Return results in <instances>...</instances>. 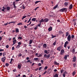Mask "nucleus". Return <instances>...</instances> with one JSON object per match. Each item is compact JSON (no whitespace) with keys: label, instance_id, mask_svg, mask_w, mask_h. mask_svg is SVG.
Segmentation results:
<instances>
[{"label":"nucleus","instance_id":"1","mask_svg":"<svg viewBox=\"0 0 77 77\" xmlns=\"http://www.w3.org/2000/svg\"><path fill=\"white\" fill-rule=\"evenodd\" d=\"M67 9H68L67 8H64L59 10V11L60 12H65V11H67Z\"/></svg>","mask_w":77,"mask_h":77},{"label":"nucleus","instance_id":"2","mask_svg":"<svg viewBox=\"0 0 77 77\" xmlns=\"http://www.w3.org/2000/svg\"><path fill=\"white\" fill-rule=\"evenodd\" d=\"M62 48V45H60V46L58 47L57 48V51H60L61 50V49Z\"/></svg>","mask_w":77,"mask_h":77},{"label":"nucleus","instance_id":"3","mask_svg":"<svg viewBox=\"0 0 77 77\" xmlns=\"http://www.w3.org/2000/svg\"><path fill=\"white\" fill-rule=\"evenodd\" d=\"M44 57H45V58H46L47 59H49V58L50 57V54H49L48 55H47V54H45L44 55Z\"/></svg>","mask_w":77,"mask_h":77},{"label":"nucleus","instance_id":"4","mask_svg":"<svg viewBox=\"0 0 77 77\" xmlns=\"http://www.w3.org/2000/svg\"><path fill=\"white\" fill-rule=\"evenodd\" d=\"M67 41L69 42L71 41V37L70 35H69L67 38Z\"/></svg>","mask_w":77,"mask_h":77},{"label":"nucleus","instance_id":"5","mask_svg":"<svg viewBox=\"0 0 77 77\" xmlns=\"http://www.w3.org/2000/svg\"><path fill=\"white\" fill-rule=\"evenodd\" d=\"M44 23H47L49 21V19L47 18H45L43 19Z\"/></svg>","mask_w":77,"mask_h":77},{"label":"nucleus","instance_id":"6","mask_svg":"<svg viewBox=\"0 0 77 77\" xmlns=\"http://www.w3.org/2000/svg\"><path fill=\"white\" fill-rule=\"evenodd\" d=\"M6 60V57H3L1 59V60L3 62H5V60Z\"/></svg>","mask_w":77,"mask_h":77},{"label":"nucleus","instance_id":"7","mask_svg":"<svg viewBox=\"0 0 77 77\" xmlns=\"http://www.w3.org/2000/svg\"><path fill=\"white\" fill-rule=\"evenodd\" d=\"M64 53H65V51H64L63 49H61L60 52L61 55H63Z\"/></svg>","mask_w":77,"mask_h":77},{"label":"nucleus","instance_id":"8","mask_svg":"<svg viewBox=\"0 0 77 77\" xmlns=\"http://www.w3.org/2000/svg\"><path fill=\"white\" fill-rule=\"evenodd\" d=\"M21 66H22V64H20L18 65L17 68H19V69H20L21 68Z\"/></svg>","mask_w":77,"mask_h":77},{"label":"nucleus","instance_id":"9","mask_svg":"<svg viewBox=\"0 0 77 77\" xmlns=\"http://www.w3.org/2000/svg\"><path fill=\"white\" fill-rule=\"evenodd\" d=\"M69 2H66L64 3V5L65 6H68Z\"/></svg>","mask_w":77,"mask_h":77},{"label":"nucleus","instance_id":"10","mask_svg":"<svg viewBox=\"0 0 77 77\" xmlns=\"http://www.w3.org/2000/svg\"><path fill=\"white\" fill-rule=\"evenodd\" d=\"M53 29V28L51 26L48 29V30L49 32H50Z\"/></svg>","mask_w":77,"mask_h":77},{"label":"nucleus","instance_id":"11","mask_svg":"<svg viewBox=\"0 0 77 77\" xmlns=\"http://www.w3.org/2000/svg\"><path fill=\"white\" fill-rule=\"evenodd\" d=\"M69 9H72V7H73V6L72 5V4H71L69 6Z\"/></svg>","mask_w":77,"mask_h":77},{"label":"nucleus","instance_id":"12","mask_svg":"<svg viewBox=\"0 0 77 77\" xmlns=\"http://www.w3.org/2000/svg\"><path fill=\"white\" fill-rule=\"evenodd\" d=\"M2 8L3 9H2V11L4 12H5V9H6V8H5L4 7H3Z\"/></svg>","mask_w":77,"mask_h":77},{"label":"nucleus","instance_id":"13","mask_svg":"<svg viewBox=\"0 0 77 77\" xmlns=\"http://www.w3.org/2000/svg\"><path fill=\"white\" fill-rule=\"evenodd\" d=\"M15 33H19V29L18 28L16 29Z\"/></svg>","mask_w":77,"mask_h":77},{"label":"nucleus","instance_id":"14","mask_svg":"<svg viewBox=\"0 0 77 77\" xmlns=\"http://www.w3.org/2000/svg\"><path fill=\"white\" fill-rule=\"evenodd\" d=\"M13 5L14 6V8H17V7L15 6V2H13Z\"/></svg>","mask_w":77,"mask_h":77},{"label":"nucleus","instance_id":"15","mask_svg":"<svg viewBox=\"0 0 77 77\" xmlns=\"http://www.w3.org/2000/svg\"><path fill=\"white\" fill-rule=\"evenodd\" d=\"M73 59V61L74 62H75L76 61V57H74Z\"/></svg>","mask_w":77,"mask_h":77},{"label":"nucleus","instance_id":"16","mask_svg":"<svg viewBox=\"0 0 77 77\" xmlns=\"http://www.w3.org/2000/svg\"><path fill=\"white\" fill-rule=\"evenodd\" d=\"M44 52H45V53H46V54H47L49 53V52H48L47 50H45Z\"/></svg>","mask_w":77,"mask_h":77},{"label":"nucleus","instance_id":"17","mask_svg":"<svg viewBox=\"0 0 77 77\" xmlns=\"http://www.w3.org/2000/svg\"><path fill=\"white\" fill-rule=\"evenodd\" d=\"M44 23V19H43V18H42L41 19V20L39 21V23Z\"/></svg>","mask_w":77,"mask_h":77},{"label":"nucleus","instance_id":"18","mask_svg":"<svg viewBox=\"0 0 77 77\" xmlns=\"http://www.w3.org/2000/svg\"><path fill=\"white\" fill-rule=\"evenodd\" d=\"M54 64H55V65H59V63H57L56 61H54Z\"/></svg>","mask_w":77,"mask_h":77},{"label":"nucleus","instance_id":"19","mask_svg":"<svg viewBox=\"0 0 77 77\" xmlns=\"http://www.w3.org/2000/svg\"><path fill=\"white\" fill-rule=\"evenodd\" d=\"M51 36H52L51 39L54 38H56V35H53L52 34L51 35Z\"/></svg>","mask_w":77,"mask_h":77},{"label":"nucleus","instance_id":"20","mask_svg":"<svg viewBox=\"0 0 77 77\" xmlns=\"http://www.w3.org/2000/svg\"><path fill=\"white\" fill-rule=\"evenodd\" d=\"M44 67L43 66H41L39 68L38 70H41L42 68H43V69H44Z\"/></svg>","mask_w":77,"mask_h":77},{"label":"nucleus","instance_id":"21","mask_svg":"<svg viewBox=\"0 0 77 77\" xmlns=\"http://www.w3.org/2000/svg\"><path fill=\"white\" fill-rule=\"evenodd\" d=\"M58 6V5H56L53 7V9H56L57 8Z\"/></svg>","mask_w":77,"mask_h":77},{"label":"nucleus","instance_id":"22","mask_svg":"<svg viewBox=\"0 0 77 77\" xmlns=\"http://www.w3.org/2000/svg\"><path fill=\"white\" fill-rule=\"evenodd\" d=\"M59 34L60 35L61 34H63V32H62V31L60 30L59 31Z\"/></svg>","mask_w":77,"mask_h":77},{"label":"nucleus","instance_id":"23","mask_svg":"<svg viewBox=\"0 0 77 77\" xmlns=\"http://www.w3.org/2000/svg\"><path fill=\"white\" fill-rule=\"evenodd\" d=\"M43 47H44V48H45L47 47V44H44L43 45Z\"/></svg>","mask_w":77,"mask_h":77},{"label":"nucleus","instance_id":"24","mask_svg":"<svg viewBox=\"0 0 77 77\" xmlns=\"http://www.w3.org/2000/svg\"><path fill=\"white\" fill-rule=\"evenodd\" d=\"M36 18H33L31 20L32 21H36Z\"/></svg>","mask_w":77,"mask_h":77},{"label":"nucleus","instance_id":"25","mask_svg":"<svg viewBox=\"0 0 77 77\" xmlns=\"http://www.w3.org/2000/svg\"><path fill=\"white\" fill-rule=\"evenodd\" d=\"M39 2H41V1H36L35 2V5H36V4H37V3H39Z\"/></svg>","mask_w":77,"mask_h":77},{"label":"nucleus","instance_id":"26","mask_svg":"<svg viewBox=\"0 0 77 77\" xmlns=\"http://www.w3.org/2000/svg\"><path fill=\"white\" fill-rule=\"evenodd\" d=\"M7 11H9L11 9V8L9 7H7L6 8Z\"/></svg>","mask_w":77,"mask_h":77},{"label":"nucleus","instance_id":"27","mask_svg":"<svg viewBox=\"0 0 77 77\" xmlns=\"http://www.w3.org/2000/svg\"><path fill=\"white\" fill-rule=\"evenodd\" d=\"M76 74V72L74 71L72 73V75L74 76V75Z\"/></svg>","mask_w":77,"mask_h":77},{"label":"nucleus","instance_id":"28","mask_svg":"<svg viewBox=\"0 0 77 77\" xmlns=\"http://www.w3.org/2000/svg\"><path fill=\"white\" fill-rule=\"evenodd\" d=\"M68 35H69V32H66V36H68Z\"/></svg>","mask_w":77,"mask_h":77},{"label":"nucleus","instance_id":"29","mask_svg":"<svg viewBox=\"0 0 77 77\" xmlns=\"http://www.w3.org/2000/svg\"><path fill=\"white\" fill-rule=\"evenodd\" d=\"M74 37V35H71V38H72V40L73 39H74V38H75Z\"/></svg>","mask_w":77,"mask_h":77},{"label":"nucleus","instance_id":"30","mask_svg":"<svg viewBox=\"0 0 77 77\" xmlns=\"http://www.w3.org/2000/svg\"><path fill=\"white\" fill-rule=\"evenodd\" d=\"M32 42H33V40H30L29 42V44H32Z\"/></svg>","mask_w":77,"mask_h":77},{"label":"nucleus","instance_id":"31","mask_svg":"<svg viewBox=\"0 0 77 77\" xmlns=\"http://www.w3.org/2000/svg\"><path fill=\"white\" fill-rule=\"evenodd\" d=\"M20 45H18L16 46V48H17V49H18V48H20Z\"/></svg>","mask_w":77,"mask_h":77},{"label":"nucleus","instance_id":"32","mask_svg":"<svg viewBox=\"0 0 77 77\" xmlns=\"http://www.w3.org/2000/svg\"><path fill=\"white\" fill-rule=\"evenodd\" d=\"M16 41H17V40H14L13 41V43L15 44H16Z\"/></svg>","mask_w":77,"mask_h":77},{"label":"nucleus","instance_id":"33","mask_svg":"<svg viewBox=\"0 0 77 77\" xmlns=\"http://www.w3.org/2000/svg\"><path fill=\"white\" fill-rule=\"evenodd\" d=\"M5 65L6 66H9V64H8V63H6Z\"/></svg>","mask_w":77,"mask_h":77},{"label":"nucleus","instance_id":"34","mask_svg":"<svg viewBox=\"0 0 77 77\" xmlns=\"http://www.w3.org/2000/svg\"><path fill=\"white\" fill-rule=\"evenodd\" d=\"M64 58L65 59H67V55H65V57H64Z\"/></svg>","mask_w":77,"mask_h":77},{"label":"nucleus","instance_id":"35","mask_svg":"<svg viewBox=\"0 0 77 77\" xmlns=\"http://www.w3.org/2000/svg\"><path fill=\"white\" fill-rule=\"evenodd\" d=\"M47 73V71H46L44 73L42 74V75H44Z\"/></svg>","mask_w":77,"mask_h":77},{"label":"nucleus","instance_id":"36","mask_svg":"<svg viewBox=\"0 0 77 77\" xmlns=\"http://www.w3.org/2000/svg\"><path fill=\"white\" fill-rule=\"evenodd\" d=\"M42 55L41 54H40L37 57H42Z\"/></svg>","mask_w":77,"mask_h":77},{"label":"nucleus","instance_id":"37","mask_svg":"<svg viewBox=\"0 0 77 77\" xmlns=\"http://www.w3.org/2000/svg\"><path fill=\"white\" fill-rule=\"evenodd\" d=\"M26 17H27V16H23V18H22V20H23L24 18H25Z\"/></svg>","mask_w":77,"mask_h":77},{"label":"nucleus","instance_id":"38","mask_svg":"<svg viewBox=\"0 0 77 77\" xmlns=\"http://www.w3.org/2000/svg\"><path fill=\"white\" fill-rule=\"evenodd\" d=\"M17 25L20 26V25H23V24L22 23H18Z\"/></svg>","mask_w":77,"mask_h":77},{"label":"nucleus","instance_id":"39","mask_svg":"<svg viewBox=\"0 0 77 77\" xmlns=\"http://www.w3.org/2000/svg\"><path fill=\"white\" fill-rule=\"evenodd\" d=\"M76 65V64L75 63H74L73 64V66L74 68H75V66Z\"/></svg>","mask_w":77,"mask_h":77},{"label":"nucleus","instance_id":"40","mask_svg":"<svg viewBox=\"0 0 77 77\" xmlns=\"http://www.w3.org/2000/svg\"><path fill=\"white\" fill-rule=\"evenodd\" d=\"M64 71V70L63 69H62V70H61V74H62Z\"/></svg>","mask_w":77,"mask_h":77},{"label":"nucleus","instance_id":"41","mask_svg":"<svg viewBox=\"0 0 77 77\" xmlns=\"http://www.w3.org/2000/svg\"><path fill=\"white\" fill-rule=\"evenodd\" d=\"M34 60H38V58H34Z\"/></svg>","mask_w":77,"mask_h":77},{"label":"nucleus","instance_id":"42","mask_svg":"<svg viewBox=\"0 0 77 77\" xmlns=\"http://www.w3.org/2000/svg\"><path fill=\"white\" fill-rule=\"evenodd\" d=\"M68 42H69L68 41H66L65 43V44L67 45V44H68Z\"/></svg>","mask_w":77,"mask_h":77},{"label":"nucleus","instance_id":"43","mask_svg":"<svg viewBox=\"0 0 77 77\" xmlns=\"http://www.w3.org/2000/svg\"><path fill=\"white\" fill-rule=\"evenodd\" d=\"M56 41H55L53 44V45H56Z\"/></svg>","mask_w":77,"mask_h":77},{"label":"nucleus","instance_id":"44","mask_svg":"<svg viewBox=\"0 0 77 77\" xmlns=\"http://www.w3.org/2000/svg\"><path fill=\"white\" fill-rule=\"evenodd\" d=\"M22 44V43L21 42H18V45H20Z\"/></svg>","mask_w":77,"mask_h":77},{"label":"nucleus","instance_id":"45","mask_svg":"<svg viewBox=\"0 0 77 77\" xmlns=\"http://www.w3.org/2000/svg\"><path fill=\"white\" fill-rule=\"evenodd\" d=\"M41 25V23H40L39 24H38L37 25V26H38V27H39V26H40Z\"/></svg>","mask_w":77,"mask_h":77},{"label":"nucleus","instance_id":"46","mask_svg":"<svg viewBox=\"0 0 77 77\" xmlns=\"http://www.w3.org/2000/svg\"><path fill=\"white\" fill-rule=\"evenodd\" d=\"M8 22H7L6 23H4V26H7V25H8Z\"/></svg>","mask_w":77,"mask_h":77},{"label":"nucleus","instance_id":"47","mask_svg":"<svg viewBox=\"0 0 77 77\" xmlns=\"http://www.w3.org/2000/svg\"><path fill=\"white\" fill-rule=\"evenodd\" d=\"M54 77H58V75L57 74H55L54 75Z\"/></svg>","mask_w":77,"mask_h":77},{"label":"nucleus","instance_id":"48","mask_svg":"<svg viewBox=\"0 0 77 77\" xmlns=\"http://www.w3.org/2000/svg\"><path fill=\"white\" fill-rule=\"evenodd\" d=\"M18 39H22V37H19L18 38Z\"/></svg>","mask_w":77,"mask_h":77},{"label":"nucleus","instance_id":"49","mask_svg":"<svg viewBox=\"0 0 77 77\" xmlns=\"http://www.w3.org/2000/svg\"><path fill=\"white\" fill-rule=\"evenodd\" d=\"M41 62L42 64H43L44 63V60H41Z\"/></svg>","mask_w":77,"mask_h":77},{"label":"nucleus","instance_id":"50","mask_svg":"<svg viewBox=\"0 0 77 77\" xmlns=\"http://www.w3.org/2000/svg\"><path fill=\"white\" fill-rule=\"evenodd\" d=\"M12 50H15V48L14 47V46L12 47Z\"/></svg>","mask_w":77,"mask_h":77},{"label":"nucleus","instance_id":"51","mask_svg":"<svg viewBox=\"0 0 77 77\" xmlns=\"http://www.w3.org/2000/svg\"><path fill=\"white\" fill-rule=\"evenodd\" d=\"M13 72H15V71L17 72V69H14V70H13Z\"/></svg>","mask_w":77,"mask_h":77},{"label":"nucleus","instance_id":"52","mask_svg":"<svg viewBox=\"0 0 77 77\" xmlns=\"http://www.w3.org/2000/svg\"><path fill=\"white\" fill-rule=\"evenodd\" d=\"M16 22V21H13V22H11V23H13V24H15V23Z\"/></svg>","mask_w":77,"mask_h":77},{"label":"nucleus","instance_id":"53","mask_svg":"<svg viewBox=\"0 0 77 77\" xmlns=\"http://www.w3.org/2000/svg\"><path fill=\"white\" fill-rule=\"evenodd\" d=\"M35 55L36 56H37V57H38V55H39V54H38V53H36L35 54Z\"/></svg>","mask_w":77,"mask_h":77},{"label":"nucleus","instance_id":"54","mask_svg":"<svg viewBox=\"0 0 77 77\" xmlns=\"http://www.w3.org/2000/svg\"><path fill=\"white\" fill-rule=\"evenodd\" d=\"M72 52L73 53H75V49H73Z\"/></svg>","mask_w":77,"mask_h":77},{"label":"nucleus","instance_id":"55","mask_svg":"<svg viewBox=\"0 0 77 77\" xmlns=\"http://www.w3.org/2000/svg\"><path fill=\"white\" fill-rule=\"evenodd\" d=\"M48 68V67H47V66H45L44 68L45 70V69H47Z\"/></svg>","mask_w":77,"mask_h":77},{"label":"nucleus","instance_id":"56","mask_svg":"<svg viewBox=\"0 0 77 77\" xmlns=\"http://www.w3.org/2000/svg\"><path fill=\"white\" fill-rule=\"evenodd\" d=\"M6 55V53H3V56H5Z\"/></svg>","mask_w":77,"mask_h":77},{"label":"nucleus","instance_id":"57","mask_svg":"<svg viewBox=\"0 0 77 77\" xmlns=\"http://www.w3.org/2000/svg\"><path fill=\"white\" fill-rule=\"evenodd\" d=\"M4 51V49H0V52H2V51Z\"/></svg>","mask_w":77,"mask_h":77},{"label":"nucleus","instance_id":"58","mask_svg":"<svg viewBox=\"0 0 77 77\" xmlns=\"http://www.w3.org/2000/svg\"><path fill=\"white\" fill-rule=\"evenodd\" d=\"M22 56V54H18V56L20 57V56Z\"/></svg>","mask_w":77,"mask_h":77},{"label":"nucleus","instance_id":"59","mask_svg":"<svg viewBox=\"0 0 77 77\" xmlns=\"http://www.w3.org/2000/svg\"><path fill=\"white\" fill-rule=\"evenodd\" d=\"M63 77H65V74L64 73L63 74Z\"/></svg>","mask_w":77,"mask_h":77},{"label":"nucleus","instance_id":"60","mask_svg":"<svg viewBox=\"0 0 77 77\" xmlns=\"http://www.w3.org/2000/svg\"><path fill=\"white\" fill-rule=\"evenodd\" d=\"M66 46H67V45H66V44H64V47L65 48H66Z\"/></svg>","mask_w":77,"mask_h":77},{"label":"nucleus","instance_id":"61","mask_svg":"<svg viewBox=\"0 0 77 77\" xmlns=\"http://www.w3.org/2000/svg\"><path fill=\"white\" fill-rule=\"evenodd\" d=\"M9 45H7L6 46V48H9Z\"/></svg>","mask_w":77,"mask_h":77},{"label":"nucleus","instance_id":"62","mask_svg":"<svg viewBox=\"0 0 77 77\" xmlns=\"http://www.w3.org/2000/svg\"><path fill=\"white\" fill-rule=\"evenodd\" d=\"M38 66H41L42 65V64H41V63H39L38 64Z\"/></svg>","mask_w":77,"mask_h":77},{"label":"nucleus","instance_id":"63","mask_svg":"<svg viewBox=\"0 0 77 77\" xmlns=\"http://www.w3.org/2000/svg\"><path fill=\"white\" fill-rule=\"evenodd\" d=\"M23 6L22 7V8L23 9H25V7H24V5H23Z\"/></svg>","mask_w":77,"mask_h":77},{"label":"nucleus","instance_id":"64","mask_svg":"<svg viewBox=\"0 0 77 77\" xmlns=\"http://www.w3.org/2000/svg\"><path fill=\"white\" fill-rule=\"evenodd\" d=\"M73 23L74 24V26H75V25H76V22H75Z\"/></svg>","mask_w":77,"mask_h":77}]
</instances>
